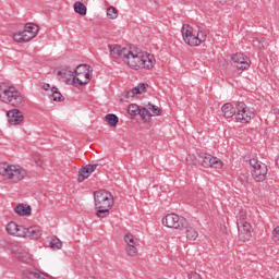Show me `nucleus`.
Returning a JSON list of instances; mask_svg holds the SVG:
<instances>
[{"mask_svg":"<svg viewBox=\"0 0 279 279\" xmlns=\"http://www.w3.org/2000/svg\"><path fill=\"white\" fill-rule=\"evenodd\" d=\"M124 242L126 243V254L129 256H136L138 254V239L132 233L124 235Z\"/></svg>","mask_w":279,"mask_h":279,"instance_id":"nucleus-11","label":"nucleus"},{"mask_svg":"<svg viewBox=\"0 0 279 279\" xmlns=\"http://www.w3.org/2000/svg\"><path fill=\"white\" fill-rule=\"evenodd\" d=\"M238 223L239 221H247V214L245 211H240L236 216Z\"/></svg>","mask_w":279,"mask_h":279,"instance_id":"nucleus-37","label":"nucleus"},{"mask_svg":"<svg viewBox=\"0 0 279 279\" xmlns=\"http://www.w3.org/2000/svg\"><path fill=\"white\" fill-rule=\"evenodd\" d=\"M136 95H143L147 88H149V85L146 83H140L136 87H133Z\"/></svg>","mask_w":279,"mask_h":279,"instance_id":"nucleus-28","label":"nucleus"},{"mask_svg":"<svg viewBox=\"0 0 279 279\" xmlns=\"http://www.w3.org/2000/svg\"><path fill=\"white\" fill-rule=\"evenodd\" d=\"M49 245L51 250H62V241L56 236L50 240Z\"/></svg>","mask_w":279,"mask_h":279,"instance_id":"nucleus-27","label":"nucleus"},{"mask_svg":"<svg viewBox=\"0 0 279 279\" xmlns=\"http://www.w3.org/2000/svg\"><path fill=\"white\" fill-rule=\"evenodd\" d=\"M8 122L10 125H19V123H23V112L19 109L9 110L7 112Z\"/></svg>","mask_w":279,"mask_h":279,"instance_id":"nucleus-17","label":"nucleus"},{"mask_svg":"<svg viewBox=\"0 0 279 279\" xmlns=\"http://www.w3.org/2000/svg\"><path fill=\"white\" fill-rule=\"evenodd\" d=\"M14 213L20 217H29V215H32V207L27 204H19L14 208Z\"/></svg>","mask_w":279,"mask_h":279,"instance_id":"nucleus-21","label":"nucleus"},{"mask_svg":"<svg viewBox=\"0 0 279 279\" xmlns=\"http://www.w3.org/2000/svg\"><path fill=\"white\" fill-rule=\"evenodd\" d=\"M94 201L96 208H112L114 198L112 194L106 190H99L94 193Z\"/></svg>","mask_w":279,"mask_h":279,"instance_id":"nucleus-7","label":"nucleus"},{"mask_svg":"<svg viewBox=\"0 0 279 279\" xmlns=\"http://www.w3.org/2000/svg\"><path fill=\"white\" fill-rule=\"evenodd\" d=\"M22 236L26 239L37 240L40 239V236H43V230L38 226H33L29 228L24 227Z\"/></svg>","mask_w":279,"mask_h":279,"instance_id":"nucleus-18","label":"nucleus"},{"mask_svg":"<svg viewBox=\"0 0 279 279\" xmlns=\"http://www.w3.org/2000/svg\"><path fill=\"white\" fill-rule=\"evenodd\" d=\"M252 43L253 47H256L257 49H265V45H263V41H260L258 38L253 37Z\"/></svg>","mask_w":279,"mask_h":279,"instance_id":"nucleus-35","label":"nucleus"},{"mask_svg":"<svg viewBox=\"0 0 279 279\" xmlns=\"http://www.w3.org/2000/svg\"><path fill=\"white\" fill-rule=\"evenodd\" d=\"M185 228H186V231H185L186 240L196 241L197 236H199V233L196 231V229L193 227H185Z\"/></svg>","mask_w":279,"mask_h":279,"instance_id":"nucleus-23","label":"nucleus"},{"mask_svg":"<svg viewBox=\"0 0 279 279\" xmlns=\"http://www.w3.org/2000/svg\"><path fill=\"white\" fill-rule=\"evenodd\" d=\"M162 226L166 228H173L174 230H179V228H184L186 226V219L184 217H180L177 214H168L162 219Z\"/></svg>","mask_w":279,"mask_h":279,"instance_id":"nucleus-8","label":"nucleus"},{"mask_svg":"<svg viewBox=\"0 0 279 279\" xmlns=\"http://www.w3.org/2000/svg\"><path fill=\"white\" fill-rule=\"evenodd\" d=\"M138 114L142 117V119H149L151 117V111H149V109L147 108H142L140 109Z\"/></svg>","mask_w":279,"mask_h":279,"instance_id":"nucleus-33","label":"nucleus"},{"mask_svg":"<svg viewBox=\"0 0 279 279\" xmlns=\"http://www.w3.org/2000/svg\"><path fill=\"white\" fill-rule=\"evenodd\" d=\"M0 175L11 184H19L27 178V170L19 165L0 163Z\"/></svg>","mask_w":279,"mask_h":279,"instance_id":"nucleus-3","label":"nucleus"},{"mask_svg":"<svg viewBox=\"0 0 279 279\" xmlns=\"http://www.w3.org/2000/svg\"><path fill=\"white\" fill-rule=\"evenodd\" d=\"M251 175L255 182H263L267 178V165L256 158L250 159Z\"/></svg>","mask_w":279,"mask_h":279,"instance_id":"nucleus-6","label":"nucleus"},{"mask_svg":"<svg viewBox=\"0 0 279 279\" xmlns=\"http://www.w3.org/2000/svg\"><path fill=\"white\" fill-rule=\"evenodd\" d=\"M128 112L131 114V117H136V114L141 112V107H138V105L132 104L129 106Z\"/></svg>","mask_w":279,"mask_h":279,"instance_id":"nucleus-29","label":"nucleus"},{"mask_svg":"<svg viewBox=\"0 0 279 279\" xmlns=\"http://www.w3.org/2000/svg\"><path fill=\"white\" fill-rule=\"evenodd\" d=\"M89 177H90V171L86 166H83L78 171V178H77L78 182H84V180H86Z\"/></svg>","mask_w":279,"mask_h":279,"instance_id":"nucleus-26","label":"nucleus"},{"mask_svg":"<svg viewBox=\"0 0 279 279\" xmlns=\"http://www.w3.org/2000/svg\"><path fill=\"white\" fill-rule=\"evenodd\" d=\"M199 162L205 169H208V167H211L213 169H221V167H223V161H221V159L206 153L199 154Z\"/></svg>","mask_w":279,"mask_h":279,"instance_id":"nucleus-9","label":"nucleus"},{"mask_svg":"<svg viewBox=\"0 0 279 279\" xmlns=\"http://www.w3.org/2000/svg\"><path fill=\"white\" fill-rule=\"evenodd\" d=\"M22 263H29V259L20 258Z\"/></svg>","mask_w":279,"mask_h":279,"instance_id":"nucleus-43","label":"nucleus"},{"mask_svg":"<svg viewBox=\"0 0 279 279\" xmlns=\"http://www.w3.org/2000/svg\"><path fill=\"white\" fill-rule=\"evenodd\" d=\"M206 38H207L206 32L198 31L196 34L197 47H199L202 43H206Z\"/></svg>","mask_w":279,"mask_h":279,"instance_id":"nucleus-30","label":"nucleus"},{"mask_svg":"<svg viewBox=\"0 0 279 279\" xmlns=\"http://www.w3.org/2000/svg\"><path fill=\"white\" fill-rule=\"evenodd\" d=\"M73 77H75V70L68 65H63L58 72V78L65 84H73Z\"/></svg>","mask_w":279,"mask_h":279,"instance_id":"nucleus-15","label":"nucleus"},{"mask_svg":"<svg viewBox=\"0 0 279 279\" xmlns=\"http://www.w3.org/2000/svg\"><path fill=\"white\" fill-rule=\"evenodd\" d=\"M221 110L226 119H232V117H235L236 119V104H234V107H233L232 104L227 102L222 106Z\"/></svg>","mask_w":279,"mask_h":279,"instance_id":"nucleus-20","label":"nucleus"},{"mask_svg":"<svg viewBox=\"0 0 279 279\" xmlns=\"http://www.w3.org/2000/svg\"><path fill=\"white\" fill-rule=\"evenodd\" d=\"M85 167H87V170H89V173H93L97 167H99V163H93V165H86Z\"/></svg>","mask_w":279,"mask_h":279,"instance_id":"nucleus-39","label":"nucleus"},{"mask_svg":"<svg viewBox=\"0 0 279 279\" xmlns=\"http://www.w3.org/2000/svg\"><path fill=\"white\" fill-rule=\"evenodd\" d=\"M50 98H51L52 101H63L64 100V96H62V94L60 93L58 87H52L51 88Z\"/></svg>","mask_w":279,"mask_h":279,"instance_id":"nucleus-25","label":"nucleus"},{"mask_svg":"<svg viewBox=\"0 0 279 279\" xmlns=\"http://www.w3.org/2000/svg\"><path fill=\"white\" fill-rule=\"evenodd\" d=\"M189 279H202V276H199L197 272H191L189 275Z\"/></svg>","mask_w":279,"mask_h":279,"instance_id":"nucleus-41","label":"nucleus"},{"mask_svg":"<svg viewBox=\"0 0 279 279\" xmlns=\"http://www.w3.org/2000/svg\"><path fill=\"white\" fill-rule=\"evenodd\" d=\"M74 12H76V14H80L81 16H86V5L80 1L74 3Z\"/></svg>","mask_w":279,"mask_h":279,"instance_id":"nucleus-24","label":"nucleus"},{"mask_svg":"<svg viewBox=\"0 0 279 279\" xmlns=\"http://www.w3.org/2000/svg\"><path fill=\"white\" fill-rule=\"evenodd\" d=\"M33 160L37 167H43V159H40V155H33Z\"/></svg>","mask_w":279,"mask_h":279,"instance_id":"nucleus-38","label":"nucleus"},{"mask_svg":"<svg viewBox=\"0 0 279 279\" xmlns=\"http://www.w3.org/2000/svg\"><path fill=\"white\" fill-rule=\"evenodd\" d=\"M93 77V68L88 64H80L74 70L73 86H86Z\"/></svg>","mask_w":279,"mask_h":279,"instance_id":"nucleus-4","label":"nucleus"},{"mask_svg":"<svg viewBox=\"0 0 279 279\" xmlns=\"http://www.w3.org/2000/svg\"><path fill=\"white\" fill-rule=\"evenodd\" d=\"M136 90H134V88L128 90L124 93V99H134V97H136Z\"/></svg>","mask_w":279,"mask_h":279,"instance_id":"nucleus-36","label":"nucleus"},{"mask_svg":"<svg viewBox=\"0 0 279 279\" xmlns=\"http://www.w3.org/2000/svg\"><path fill=\"white\" fill-rule=\"evenodd\" d=\"M87 279H95V277H89V278H87Z\"/></svg>","mask_w":279,"mask_h":279,"instance_id":"nucleus-45","label":"nucleus"},{"mask_svg":"<svg viewBox=\"0 0 279 279\" xmlns=\"http://www.w3.org/2000/svg\"><path fill=\"white\" fill-rule=\"evenodd\" d=\"M5 230L11 236H23V231L25 230V227L17 225L14 221H11L7 225Z\"/></svg>","mask_w":279,"mask_h":279,"instance_id":"nucleus-19","label":"nucleus"},{"mask_svg":"<svg viewBox=\"0 0 279 279\" xmlns=\"http://www.w3.org/2000/svg\"><path fill=\"white\" fill-rule=\"evenodd\" d=\"M183 40L190 47H197V35L193 32V27L189 24H183L181 29Z\"/></svg>","mask_w":279,"mask_h":279,"instance_id":"nucleus-10","label":"nucleus"},{"mask_svg":"<svg viewBox=\"0 0 279 279\" xmlns=\"http://www.w3.org/2000/svg\"><path fill=\"white\" fill-rule=\"evenodd\" d=\"M238 232L240 241H250L252 239V225L244 220L239 221Z\"/></svg>","mask_w":279,"mask_h":279,"instance_id":"nucleus-13","label":"nucleus"},{"mask_svg":"<svg viewBox=\"0 0 279 279\" xmlns=\"http://www.w3.org/2000/svg\"><path fill=\"white\" fill-rule=\"evenodd\" d=\"M34 27H38V25L34 24V23H27L25 25V29L28 32H34Z\"/></svg>","mask_w":279,"mask_h":279,"instance_id":"nucleus-40","label":"nucleus"},{"mask_svg":"<svg viewBox=\"0 0 279 279\" xmlns=\"http://www.w3.org/2000/svg\"><path fill=\"white\" fill-rule=\"evenodd\" d=\"M108 49L112 58H114L116 60L120 58V60H123V62H125V58L128 57V53L130 51V49L123 48L119 45H108Z\"/></svg>","mask_w":279,"mask_h":279,"instance_id":"nucleus-16","label":"nucleus"},{"mask_svg":"<svg viewBox=\"0 0 279 279\" xmlns=\"http://www.w3.org/2000/svg\"><path fill=\"white\" fill-rule=\"evenodd\" d=\"M38 34V26H34L33 31H27L24 26V31L21 33H15L13 35V39L15 43H27L32 40V38H36V35Z\"/></svg>","mask_w":279,"mask_h":279,"instance_id":"nucleus-12","label":"nucleus"},{"mask_svg":"<svg viewBox=\"0 0 279 279\" xmlns=\"http://www.w3.org/2000/svg\"><path fill=\"white\" fill-rule=\"evenodd\" d=\"M254 117H256L254 108L247 107L243 101L235 102V121L239 123H250V120L254 119Z\"/></svg>","mask_w":279,"mask_h":279,"instance_id":"nucleus-5","label":"nucleus"},{"mask_svg":"<svg viewBox=\"0 0 279 279\" xmlns=\"http://www.w3.org/2000/svg\"><path fill=\"white\" fill-rule=\"evenodd\" d=\"M231 60L233 64L239 69L240 71H245L250 69V58H247L245 54L238 52L231 57Z\"/></svg>","mask_w":279,"mask_h":279,"instance_id":"nucleus-14","label":"nucleus"},{"mask_svg":"<svg viewBox=\"0 0 279 279\" xmlns=\"http://www.w3.org/2000/svg\"><path fill=\"white\" fill-rule=\"evenodd\" d=\"M219 3H221V5H223V3H226V0H218Z\"/></svg>","mask_w":279,"mask_h":279,"instance_id":"nucleus-44","label":"nucleus"},{"mask_svg":"<svg viewBox=\"0 0 279 279\" xmlns=\"http://www.w3.org/2000/svg\"><path fill=\"white\" fill-rule=\"evenodd\" d=\"M96 215L100 218L108 217L110 215V208H98Z\"/></svg>","mask_w":279,"mask_h":279,"instance_id":"nucleus-34","label":"nucleus"},{"mask_svg":"<svg viewBox=\"0 0 279 279\" xmlns=\"http://www.w3.org/2000/svg\"><path fill=\"white\" fill-rule=\"evenodd\" d=\"M107 16H108V19H111V20L117 19V16H119V13L117 12V8L109 7L107 9Z\"/></svg>","mask_w":279,"mask_h":279,"instance_id":"nucleus-31","label":"nucleus"},{"mask_svg":"<svg viewBox=\"0 0 279 279\" xmlns=\"http://www.w3.org/2000/svg\"><path fill=\"white\" fill-rule=\"evenodd\" d=\"M105 121H107L110 128H117V125H119V117H117L114 113L106 114Z\"/></svg>","mask_w":279,"mask_h":279,"instance_id":"nucleus-22","label":"nucleus"},{"mask_svg":"<svg viewBox=\"0 0 279 279\" xmlns=\"http://www.w3.org/2000/svg\"><path fill=\"white\" fill-rule=\"evenodd\" d=\"M0 101L14 108H21L25 104L21 92L14 85L3 82L0 83Z\"/></svg>","mask_w":279,"mask_h":279,"instance_id":"nucleus-2","label":"nucleus"},{"mask_svg":"<svg viewBox=\"0 0 279 279\" xmlns=\"http://www.w3.org/2000/svg\"><path fill=\"white\" fill-rule=\"evenodd\" d=\"M148 110L150 112V117H158L160 114L158 106L149 105Z\"/></svg>","mask_w":279,"mask_h":279,"instance_id":"nucleus-32","label":"nucleus"},{"mask_svg":"<svg viewBox=\"0 0 279 279\" xmlns=\"http://www.w3.org/2000/svg\"><path fill=\"white\" fill-rule=\"evenodd\" d=\"M124 63L130 66V69H134L138 71V69H154V64H156V59L153 54L147 52H137L129 50L126 57L124 59Z\"/></svg>","mask_w":279,"mask_h":279,"instance_id":"nucleus-1","label":"nucleus"},{"mask_svg":"<svg viewBox=\"0 0 279 279\" xmlns=\"http://www.w3.org/2000/svg\"><path fill=\"white\" fill-rule=\"evenodd\" d=\"M43 88H44V90H49V88H51V85L45 83V84L43 85Z\"/></svg>","mask_w":279,"mask_h":279,"instance_id":"nucleus-42","label":"nucleus"}]
</instances>
